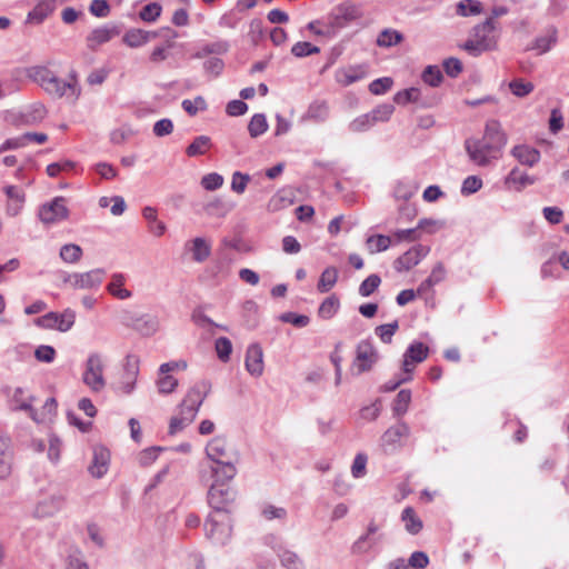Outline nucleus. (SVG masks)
I'll return each instance as SVG.
<instances>
[{
    "label": "nucleus",
    "mask_w": 569,
    "mask_h": 569,
    "mask_svg": "<svg viewBox=\"0 0 569 569\" xmlns=\"http://www.w3.org/2000/svg\"><path fill=\"white\" fill-rule=\"evenodd\" d=\"M28 76L56 99L66 98L76 102L81 94V88L74 72L70 73L68 80H63L47 67L36 66L28 69Z\"/></svg>",
    "instance_id": "1"
},
{
    "label": "nucleus",
    "mask_w": 569,
    "mask_h": 569,
    "mask_svg": "<svg viewBox=\"0 0 569 569\" xmlns=\"http://www.w3.org/2000/svg\"><path fill=\"white\" fill-rule=\"evenodd\" d=\"M211 390L208 380H200L189 388L186 397L179 406V412L172 417L169 425V433L174 435L189 426L197 417L200 407Z\"/></svg>",
    "instance_id": "2"
},
{
    "label": "nucleus",
    "mask_w": 569,
    "mask_h": 569,
    "mask_svg": "<svg viewBox=\"0 0 569 569\" xmlns=\"http://www.w3.org/2000/svg\"><path fill=\"white\" fill-rule=\"evenodd\" d=\"M495 30L496 24L492 18H488L482 23L477 24L473 28V39L467 40L463 44L465 50L473 57L493 50L497 46Z\"/></svg>",
    "instance_id": "3"
},
{
    "label": "nucleus",
    "mask_w": 569,
    "mask_h": 569,
    "mask_svg": "<svg viewBox=\"0 0 569 569\" xmlns=\"http://www.w3.org/2000/svg\"><path fill=\"white\" fill-rule=\"evenodd\" d=\"M379 358V352L370 339L359 341L356 346V357L351 363L353 375L359 376L370 371Z\"/></svg>",
    "instance_id": "4"
},
{
    "label": "nucleus",
    "mask_w": 569,
    "mask_h": 569,
    "mask_svg": "<svg viewBox=\"0 0 569 569\" xmlns=\"http://www.w3.org/2000/svg\"><path fill=\"white\" fill-rule=\"evenodd\" d=\"M103 369L102 356L97 352L90 353L86 361L82 381L92 392H100L106 387Z\"/></svg>",
    "instance_id": "5"
},
{
    "label": "nucleus",
    "mask_w": 569,
    "mask_h": 569,
    "mask_svg": "<svg viewBox=\"0 0 569 569\" xmlns=\"http://www.w3.org/2000/svg\"><path fill=\"white\" fill-rule=\"evenodd\" d=\"M234 498V490L224 483H212L208 491V502L213 509V513L223 518H227V515H229V506L233 502Z\"/></svg>",
    "instance_id": "6"
},
{
    "label": "nucleus",
    "mask_w": 569,
    "mask_h": 569,
    "mask_svg": "<svg viewBox=\"0 0 569 569\" xmlns=\"http://www.w3.org/2000/svg\"><path fill=\"white\" fill-rule=\"evenodd\" d=\"M76 321V312L71 308L62 312L50 311L34 320V325L46 330L69 331Z\"/></svg>",
    "instance_id": "7"
},
{
    "label": "nucleus",
    "mask_w": 569,
    "mask_h": 569,
    "mask_svg": "<svg viewBox=\"0 0 569 569\" xmlns=\"http://www.w3.org/2000/svg\"><path fill=\"white\" fill-rule=\"evenodd\" d=\"M206 537L216 545H226L231 536L230 517L217 516L216 513L209 515L204 523Z\"/></svg>",
    "instance_id": "8"
},
{
    "label": "nucleus",
    "mask_w": 569,
    "mask_h": 569,
    "mask_svg": "<svg viewBox=\"0 0 569 569\" xmlns=\"http://www.w3.org/2000/svg\"><path fill=\"white\" fill-rule=\"evenodd\" d=\"M465 148L470 160L480 167L490 164L491 160L497 159L500 153L483 139H467Z\"/></svg>",
    "instance_id": "9"
},
{
    "label": "nucleus",
    "mask_w": 569,
    "mask_h": 569,
    "mask_svg": "<svg viewBox=\"0 0 569 569\" xmlns=\"http://www.w3.org/2000/svg\"><path fill=\"white\" fill-rule=\"evenodd\" d=\"M410 435L409 426L403 421L389 427L380 438V446L385 453L393 455L398 452L402 447V440L408 438Z\"/></svg>",
    "instance_id": "10"
},
{
    "label": "nucleus",
    "mask_w": 569,
    "mask_h": 569,
    "mask_svg": "<svg viewBox=\"0 0 569 569\" xmlns=\"http://www.w3.org/2000/svg\"><path fill=\"white\" fill-rule=\"evenodd\" d=\"M122 323L134 329L142 336H151L158 330L159 322L156 317L142 315L133 311H124L122 315Z\"/></svg>",
    "instance_id": "11"
},
{
    "label": "nucleus",
    "mask_w": 569,
    "mask_h": 569,
    "mask_svg": "<svg viewBox=\"0 0 569 569\" xmlns=\"http://www.w3.org/2000/svg\"><path fill=\"white\" fill-rule=\"evenodd\" d=\"M207 457L212 463L224 461L239 462V453L230 448L227 440L222 437L213 438L206 447Z\"/></svg>",
    "instance_id": "12"
},
{
    "label": "nucleus",
    "mask_w": 569,
    "mask_h": 569,
    "mask_svg": "<svg viewBox=\"0 0 569 569\" xmlns=\"http://www.w3.org/2000/svg\"><path fill=\"white\" fill-rule=\"evenodd\" d=\"M68 208L63 197H56L50 202L43 203L38 211V217L46 224L57 223L68 217Z\"/></svg>",
    "instance_id": "13"
},
{
    "label": "nucleus",
    "mask_w": 569,
    "mask_h": 569,
    "mask_svg": "<svg viewBox=\"0 0 569 569\" xmlns=\"http://www.w3.org/2000/svg\"><path fill=\"white\" fill-rule=\"evenodd\" d=\"M430 248L422 244H416L393 261V268L397 272L409 271L420 263L429 253Z\"/></svg>",
    "instance_id": "14"
},
{
    "label": "nucleus",
    "mask_w": 569,
    "mask_h": 569,
    "mask_svg": "<svg viewBox=\"0 0 569 569\" xmlns=\"http://www.w3.org/2000/svg\"><path fill=\"white\" fill-rule=\"evenodd\" d=\"M429 349L420 341L412 342L403 353L402 371L412 376L415 366L428 357Z\"/></svg>",
    "instance_id": "15"
},
{
    "label": "nucleus",
    "mask_w": 569,
    "mask_h": 569,
    "mask_svg": "<svg viewBox=\"0 0 569 569\" xmlns=\"http://www.w3.org/2000/svg\"><path fill=\"white\" fill-rule=\"evenodd\" d=\"M3 192L7 197L6 214L9 217H17L23 210L26 192L22 188L13 184L4 186Z\"/></svg>",
    "instance_id": "16"
},
{
    "label": "nucleus",
    "mask_w": 569,
    "mask_h": 569,
    "mask_svg": "<svg viewBox=\"0 0 569 569\" xmlns=\"http://www.w3.org/2000/svg\"><path fill=\"white\" fill-rule=\"evenodd\" d=\"M106 271L97 268L87 272H77V279H74L76 290H97L102 281Z\"/></svg>",
    "instance_id": "17"
},
{
    "label": "nucleus",
    "mask_w": 569,
    "mask_h": 569,
    "mask_svg": "<svg viewBox=\"0 0 569 569\" xmlns=\"http://www.w3.org/2000/svg\"><path fill=\"white\" fill-rule=\"evenodd\" d=\"M246 370L253 377H260L263 373V351L260 345L252 343L246 351Z\"/></svg>",
    "instance_id": "18"
},
{
    "label": "nucleus",
    "mask_w": 569,
    "mask_h": 569,
    "mask_svg": "<svg viewBox=\"0 0 569 569\" xmlns=\"http://www.w3.org/2000/svg\"><path fill=\"white\" fill-rule=\"evenodd\" d=\"M120 33V29L116 24H106L93 29L87 37L88 48L94 50L97 47L110 41Z\"/></svg>",
    "instance_id": "19"
},
{
    "label": "nucleus",
    "mask_w": 569,
    "mask_h": 569,
    "mask_svg": "<svg viewBox=\"0 0 569 569\" xmlns=\"http://www.w3.org/2000/svg\"><path fill=\"white\" fill-rule=\"evenodd\" d=\"M366 76H367V67L361 66V64L349 66L346 68H339L335 72L336 81L343 87H347L357 81H360Z\"/></svg>",
    "instance_id": "20"
},
{
    "label": "nucleus",
    "mask_w": 569,
    "mask_h": 569,
    "mask_svg": "<svg viewBox=\"0 0 569 569\" xmlns=\"http://www.w3.org/2000/svg\"><path fill=\"white\" fill-rule=\"evenodd\" d=\"M482 139L489 144H491L499 152L507 144V136L502 131L501 124L498 120H489L486 123L485 134Z\"/></svg>",
    "instance_id": "21"
},
{
    "label": "nucleus",
    "mask_w": 569,
    "mask_h": 569,
    "mask_svg": "<svg viewBox=\"0 0 569 569\" xmlns=\"http://www.w3.org/2000/svg\"><path fill=\"white\" fill-rule=\"evenodd\" d=\"M110 463V452L108 449L103 447L94 448L92 461L88 468L90 475L94 478H102L108 469Z\"/></svg>",
    "instance_id": "22"
},
{
    "label": "nucleus",
    "mask_w": 569,
    "mask_h": 569,
    "mask_svg": "<svg viewBox=\"0 0 569 569\" xmlns=\"http://www.w3.org/2000/svg\"><path fill=\"white\" fill-rule=\"evenodd\" d=\"M64 500V497L60 493L41 500L36 507V516L44 518L56 515L63 508Z\"/></svg>",
    "instance_id": "23"
},
{
    "label": "nucleus",
    "mask_w": 569,
    "mask_h": 569,
    "mask_svg": "<svg viewBox=\"0 0 569 569\" xmlns=\"http://www.w3.org/2000/svg\"><path fill=\"white\" fill-rule=\"evenodd\" d=\"M329 114L330 108L328 102L325 100H315L309 104L306 113L301 117V121L322 123L329 118Z\"/></svg>",
    "instance_id": "24"
},
{
    "label": "nucleus",
    "mask_w": 569,
    "mask_h": 569,
    "mask_svg": "<svg viewBox=\"0 0 569 569\" xmlns=\"http://www.w3.org/2000/svg\"><path fill=\"white\" fill-rule=\"evenodd\" d=\"M511 154L523 166L533 167L540 161L541 153L538 149L527 146L518 144L511 150Z\"/></svg>",
    "instance_id": "25"
},
{
    "label": "nucleus",
    "mask_w": 569,
    "mask_h": 569,
    "mask_svg": "<svg viewBox=\"0 0 569 569\" xmlns=\"http://www.w3.org/2000/svg\"><path fill=\"white\" fill-rule=\"evenodd\" d=\"M238 462L224 461L220 463H212L210 466L212 477L214 479L213 483H224L228 485L237 475V465Z\"/></svg>",
    "instance_id": "26"
},
{
    "label": "nucleus",
    "mask_w": 569,
    "mask_h": 569,
    "mask_svg": "<svg viewBox=\"0 0 569 569\" xmlns=\"http://www.w3.org/2000/svg\"><path fill=\"white\" fill-rule=\"evenodd\" d=\"M54 8L56 3L53 0H40L28 13L27 22L42 23L53 12Z\"/></svg>",
    "instance_id": "27"
},
{
    "label": "nucleus",
    "mask_w": 569,
    "mask_h": 569,
    "mask_svg": "<svg viewBox=\"0 0 569 569\" xmlns=\"http://www.w3.org/2000/svg\"><path fill=\"white\" fill-rule=\"evenodd\" d=\"M126 274L116 272L111 276V280L107 286V290L110 295L120 300H126L132 297V292L123 288L126 282Z\"/></svg>",
    "instance_id": "28"
},
{
    "label": "nucleus",
    "mask_w": 569,
    "mask_h": 569,
    "mask_svg": "<svg viewBox=\"0 0 569 569\" xmlns=\"http://www.w3.org/2000/svg\"><path fill=\"white\" fill-rule=\"evenodd\" d=\"M26 390L22 387H17L12 393V400L17 405L16 409L20 411L29 412L30 417L38 421L37 412L32 407L34 397L29 395L24 397Z\"/></svg>",
    "instance_id": "29"
},
{
    "label": "nucleus",
    "mask_w": 569,
    "mask_h": 569,
    "mask_svg": "<svg viewBox=\"0 0 569 569\" xmlns=\"http://www.w3.org/2000/svg\"><path fill=\"white\" fill-rule=\"evenodd\" d=\"M153 37H157V32L130 29L124 33L122 41L130 48H139L146 44L150 38Z\"/></svg>",
    "instance_id": "30"
},
{
    "label": "nucleus",
    "mask_w": 569,
    "mask_h": 569,
    "mask_svg": "<svg viewBox=\"0 0 569 569\" xmlns=\"http://www.w3.org/2000/svg\"><path fill=\"white\" fill-rule=\"evenodd\" d=\"M558 40V31L555 27L548 29L547 33L543 36H539L535 39L530 49L537 50L539 54H543L551 50V48L557 43Z\"/></svg>",
    "instance_id": "31"
},
{
    "label": "nucleus",
    "mask_w": 569,
    "mask_h": 569,
    "mask_svg": "<svg viewBox=\"0 0 569 569\" xmlns=\"http://www.w3.org/2000/svg\"><path fill=\"white\" fill-rule=\"evenodd\" d=\"M142 217L148 222V230L156 237L164 234L167 227L164 222L158 220L157 210L153 207L147 206L142 209Z\"/></svg>",
    "instance_id": "32"
},
{
    "label": "nucleus",
    "mask_w": 569,
    "mask_h": 569,
    "mask_svg": "<svg viewBox=\"0 0 569 569\" xmlns=\"http://www.w3.org/2000/svg\"><path fill=\"white\" fill-rule=\"evenodd\" d=\"M418 190V184L408 178L398 180L393 188V197L397 200H409Z\"/></svg>",
    "instance_id": "33"
},
{
    "label": "nucleus",
    "mask_w": 569,
    "mask_h": 569,
    "mask_svg": "<svg viewBox=\"0 0 569 569\" xmlns=\"http://www.w3.org/2000/svg\"><path fill=\"white\" fill-rule=\"evenodd\" d=\"M391 243L392 238L385 234H372L366 239V247L371 254L388 250Z\"/></svg>",
    "instance_id": "34"
},
{
    "label": "nucleus",
    "mask_w": 569,
    "mask_h": 569,
    "mask_svg": "<svg viewBox=\"0 0 569 569\" xmlns=\"http://www.w3.org/2000/svg\"><path fill=\"white\" fill-rule=\"evenodd\" d=\"M401 520L405 522V528L410 535H417L422 529V521L416 515L412 507H406L402 510Z\"/></svg>",
    "instance_id": "35"
},
{
    "label": "nucleus",
    "mask_w": 569,
    "mask_h": 569,
    "mask_svg": "<svg viewBox=\"0 0 569 569\" xmlns=\"http://www.w3.org/2000/svg\"><path fill=\"white\" fill-rule=\"evenodd\" d=\"M212 147L211 138L208 136H198L187 147L186 153L188 157H198L204 154Z\"/></svg>",
    "instance_id": "36"
},
{
    "label": "nucleus",
    "mask_w": 569,
    "mask_h": 569,
    "mask_svg": "<svg viewBox=\"0 0 569 569\" xmlns=\"http://www.w3.org/2000/svg\"><path fill=\"white\" fill-rule=\"evenodd\" d=\"M340 308V300L336 295L327 297L319 306L318 316L329 320L333 318Z\"/></svg>",
    "instance_id": "37"
},
{
    "label": "nucleus",
    "mask_w": 569,
    "mask_h": 569,
    "mask_svg": "<svg viewBox=\"0 0 569 569\" xmlns=\"http://www.w3.org/2000/svg\"><path fill=\"white\" fill-rule=\"evenodd\" d=\"M395 101L398 104H406L409 102H413V103L420 104L421 107H430V104H427L421 101V90L419 88H415V87L399 91L395 96Z\"/></svg>",
    "instance_id": "38"
},
{
    "label": "nucleus",
    "mask_w": 569,
    "mask_h": 569,
    "mask_svg": "<svg viewBox=\"0 0 569 569\" xmlns=\"http://www.w3.org/2000/svg\"><path fill=\"white\" fill-rule=\"evenodd\" d=\"M191 253L196 262H203L211 254V246L201 237L194 238L192 241Z\"/></svg>",
    "instance_id": "39"
},
{
    "label": "nucleus",
    "mask_w": 569,
    "mask_h": 569,
    "mask_svg": "<svg viewBox=\"0 0 569 569\" xmlns=\"http://www.w3.org/2000/svg\"><path fill=\"white\" fill-rule=\"evenodd\" d=\"M403 40L401 32L395 29H383L377 37V46L380 48H390L399 44Z\"/></svg>",
    "instance_id": "40"
},
{
    "label": "nucleus",
    "mask_w": 569,
    "mask_h": 569,
    "mask_svg": "<svg viewBox=\"0 0 569 569\" xmlns=\"http://www.w3.org/2000/svg\"><path fill=\"white\" fill-rule=\"evenodd\" d=\"M338 280V270L336 267H328L326 268L318 281L317 289L321 293H326L330 291Z\"/></svg>",
    "instance_id": "41"
},
{
    "label": "nucleus",
    "mask_w": 569,
    "mask_h": 569,
    "mask_svg": "<svg viewBox=\"0 0 569 569\" xmlns=\"http://www.w3.org/2000/svg\"><path fill=\"white\" fill-rule=\"evenodd\" d=\"M269 128L264 113H254L248 124V132L251 138H258L267 132Z\"/></svg>",
    "instance_id": "42"
},
{
    "label": "nucleus",
    "mask_w": 569,
    "mask_h": 569,
    "mask_svg": "<svg viewBox=\"0 0 569 569\" xmlns=\"http://www.w3.org/2000/svg\"><path fill=\"white\" fill-rule=\"evenodd\" d=\"M410 401L411 391L409 389L400 390L392 403L393 416L397 418L402 417L407 412Z\"/></svg>",
    "instance_id": "43"
},
{
    "label": "nucleus",
    "mask_w": 569,
    "mask_h": 569,
    "mask_svg": "<svg viewBox=\"0 0 569 569\" xmlns=\"http://www.w3.org/2000/svg\"><path fill=\"white\" fill-rule=\"evenodd\" d=\"M536 179L525 172H521L518 168H513L506 177L507 184H518V190L533 184Z\"/></svg>",
    "instance_id": "44"
},
{
    "label": "nucleus",
    "mask_w": 569,
    "mask_h": 569,
    "mask_svg": "<svg viewBox=\"0 0 569 569\" xmlns=\"http://www.w3.org/2000/svg\"><path fill=\"white\" fill-rule=\"evenodd\" d=\"M456 12L461 17L477 16L482 12V3L478 0H461L457 3Z\"/></svg>",
    "instance_id": "45"
},
{
    "label": "nucleus",
    "mask_w": 569,
    "mask_h": 569,
    "mask_svg": "<svg viewBox=\"0 0 569 569\" xmlns=\"http://www.w3.org/2000/svg\"><path fill=\"white\" fill-rule=\"evenodd\" d=\"M279 560L281 566L286 569H306L303 560L290 549L281 553Z\"/></svg>",
    "instance_id": "46"
},
{
    "label": "nucleus",
    "mask_w": 569,
    "mask_h": 569,
    "mask_svg": "<svg viewBox=\"0 0 569 569\" xmlns=\"http://www.w3.org/2000/svg\"><path fill=\"white\" fill-rule=\"evenodd\" d=\"M421 79L426 84H428L432 88H436V87H439L440 83L442 82L443 74H442L441 70L439 69V67L427 66L425 68V70L422 71Z\"/></svg>",
    "instance_id": "47"
},
{
    "label": "nucleus",
    "mask_w": 569,
    "mask_h": 569,
    "mask_svg": "<svg viewBox=\"0 0 569 569\" xmlns=\"http://www.w3.org/2000/svg\"><path fill=\"white\" fill-rule=\"evenodd\" d=\"M377 541L367 533L361 535L351 546V552L355 555H365L369 552Z\"/></svg>",
    "instance_id": "48"
},
{
    "label": "nucleus",
    "mask_w": 569,
    "mask_h": 569,
    "mask_svg": "<svg viewBox=\"0 0 569 569\" xmlns=\"http://www.w3.org/2000/svg\"><path fill=\"white\" fill-rule=\"evenodd\" d=\"M381 278L377 273L368 276L359 286V295L363 298L371 296L380 286Z\"/></svg>",
    "instance_id": "49"
},
{
    "label": "nucleus",
    "mask_w": 569,
    "mask_h": 569,
    "mask_svg": "<svg viewBox=\"0 0 569 569\" xmlns=\"http://www.w3.org/2000/svg\"><path fill=\"white\" fill-rule=\"evenodd\" d=\"M214 350L220 361L228 362L232 352V342L227 337H219L214 341Z\"/></svg>",
    "instance_id": "50"
},
{
    "label": "nucleus",
    "mask_w": 569,
    "mask_h": 569,
    "mask_svg": "<svg viewBox=\"0 0 569 569\" xmlns=\"http://www.w3.org/2000/svg\"><path fill=\"white\" fill-rule=\"evenodd\" d=\"M395 111V107L391 103H383L377 106L375 109H372L369 113L370 118L372 119L373 123L377 122H386L390 119L391 114Z\"/></svg>",
    "instance_id": "51"
},
{
    "label": "nucleus",
    "mask_w": 569,
    "mask_h": 569,
    "mask_svg": "<svg viewBox=\"0 0 569 569\" xmlns=\"http://www.w3.org/2000/svg\"><path fill=\"white\" fill-rule=\"evenodd\" d=\"M82 256V249L74 243H68L61 247L60 258L67 263H76Z\"/></svg>",
    "instance_id": "52"
},
{
    "label": "nucleus",
    "mask_w": 569,
    "mask_h": 569,
    "mask_svg": "<svg viewBox=\"0 0 569 569\" xmlns=\"http://www.w3.org/2000/svg\"><path fill=\"white\" fill-rule=\"evenodd\" d=\"M375 123L372 119L370 118L369 113L360 114L359 117L355 118L349 124L348 129L351 132L359 133L368 131L371 127H373Z\"/></svg>",
    "instance_id": "53"
},
{
    "label": "nucleus",
    "mask_w": 569,
    "mask_h": 569,
    "mask_svg": "<svg viewBox=\"0 0 569 569\" xmlns=\"http://www.w3.org/2000/svg\"><path fill=\"white\" fill-rule=\"evenodd\" d=\"M320 52V48L307 41H299L291 48V53L297 58H305Z\"/></svg>",
    "instance_id": "54"
},
{
    "label": "nucleus",
    "mask_w": 569,
    "mask_h": 569,
    "mask_svg": "<svg viewBox=\"0 0 569 569\" xmlns=\"http://www.w3.org/2000/svg\"><path fill=\"white\" fill-rule=\"evenodd\" d=\"M399 325L398 321L395 320L390 323L380 325L375 329L376 335L381 339L385 343H390L393 335L398 330Z\"/></svg>",
    "instance_id": "55"
},
{
    "label": "nucleus",
    "mask_w": 569,
    "mask_h": 569,
    "mask_svg": "<svg viewBox=\"0 0 569 569\" xmlns=\"http://www.w3.org/2000/svg\"><path fill=\"white\" fill-rule=\"evenodd\" d=\"M510 91L518 98H523L531 93L535 86L531 82H525L522 79H515L509 82Z\"/></svg>",
    "instance_id": "56"
},
{
    "label": "nucleus",
    "mask_w": 569,
    "mask_h": 569,
    "mask_svg": "<svg viewBox=\"0 0 569 569\" xmlns=\"http://www.w3.org/2000/svg\"><path fill=\"white\" fill-rule=\"evenodd\" d=\"M181 107L189 116H196L199 110L207 109V102L203 97L197 96L193 100L184 99Z\"/></svg>",
    "instance_id": "57"
},
{
    "label": "nucleus",
    "mask_w": 569,
    "mask_h": 569,
    "mask_svg": "<svg viewBox=\"0 0 569 569\" xmlns=\"http://www.w3.org/2000/svg\"><path fill=\"white\" fill-rule=\"evenodd\" d=\"M162 8L158 2L146 4L139 12L141 20L146 22L156 21L161 14Z\"/></svg>",
    "instance_id": "58"
},
{
    "label": "nucleus",
    "mask_w": 569,
    "mask_h": 569,
    "mask_svg": "<svg viewBox=\"0 0 569 569\" xmlns=\"http://www.w3.org/2000/svg\"><path fill=\"white\" fill-rule=\"evenodd\" d=\"M482 188V180L478 176H468L461 184L460 192L462 196H470Z\"/></svg>",
    "instance_id": "59"
},
{
    "label": "nucleus",
    "mask_w": 569,
    "mask_h": 569,
    "mask_svg": "<svg viewBox=\"0 0 569 569\" xmlns=\"http://www.w3.org/2000/svg\"><path fill=\"white\" fill-rule=\"evenodd\" d=\"M279 320L284 323H291L297 328H303L309 325L310 318L305 315H298L296 312H284L279 316Z\"/></svg>",
    "instance_id": "60"
},
{
    "label": "nucleus",
    "mask_w": 569,
    "mask_h": 569,
    "mask_svg": "<svg viewBox=\"0 0 569 569\" xmlns=\"http://www.w3.org/2000/svg\"><path fill=\"white\" fill-rule=\"evenodd\" d=\"M393 84V80L389 77H382L373 80L369 84V90L372 94L380 96L385 94L387 91L391 89Z\"/></svg>",
    "instance_id": "61"
},
{
    "label": "nucleus",
    "mask_w": 569,
    "mask_h": 569,
    "mask_svg": "<svg viewBox=\"0 0 569 569\" xmlns=\"http://www.w3.org/2000/svg\"><path fill=\"white\" fill-rule=\"evenodd\" d=\"M56 355V349L49 345H41L34 350V358L44 363L53 362Z\"/></svg>",
    "instance_id": "62"
},
{
    "label": "nucleus",
    "mask_w": 569,
    "mask_h": 569,
    "mask_svg": "<svg viewBox=\"0 0 569 569\" xmlns=\"http://www.w3.org/2000/svg\"><path fill=\"white\" fill-rule=\"evenodd\" d=\"M223 184V177L217 172L208 173L202 177L201 186L208 191H214Z\"/></svg>",
    "instance_id": "63"
},
{
    "label": "nucleus",
    "mask_w": 569,
    "mask_h": 569,
    "mask_svg": "<svg viewBox=\"0 0 569 569\" xmlns=\"http://www.w3.org/2000/svg\"><path fill=\"white\" fill-rule=\"evenodd\" d=\"M249 180V174L242 173L240 171L233 172L231 180V190L239 194L243 193Z\"/></svg>",
    "instance_id": "64"
}]
</instances>
